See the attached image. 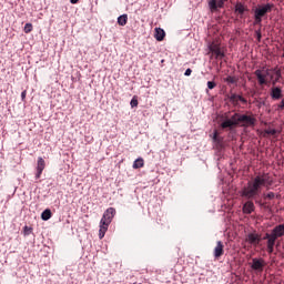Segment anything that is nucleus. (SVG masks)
Wrapping results in <instances>:
<instances>
[{"label":"nucleus","mask_w":284,"mask_h":284,"mask_svg":"<svg viewBox=\"0 0 284 284\" xmlns=\"http://www.w3.org/2000/svg\"><path fill=\"white\" fill-rule=\"evenodd\" d=\"M265 183H267L266 176H255L242 189L241 196L254 201L257 205H263V203H261V192Z\"/></svg>","instance_id":"1"},{"label":"nucleus","mask_w":284,"mask_h":284,"mask_svg":"<svg viewBox=\"0 0 284 284\" xmlns=\"http://www.w3.org/2000/svg\"><path fill=\"white\" fill-rule=\"evenodd\" d=\"M250 128L256 125V119L252 115L234 113L230 118H226L222 123L221 128L223 130H234V128Z\"/></svg>","instance_id":"2"},{"label":"nucleus","mask_w":284,"mask_h":284,"mask_svg":"<svg viewBox=\"0 0 284 284\" xmlns=\"http://www.w3.org/2000/svg\"><path fill=\"white\" fill-rule=\"evenodd\" d=\"M115 214L116 210L114 207H109L104 211L100 221L99 239H103L105 236V232H108V227H110V223H112V219H114Z\"/></svg>","instance_id":"3"},{"label":"nucleus","mask_w":284,"mask_h":284,"mask_svg":"<svg viewBox=\"0 0 284 284\" xmlns=\"http://www.w3.org/2000/svg\"><path fill=\"white\" fill-rule=\"evenodd\" d=\"M274 3L261 4L254 9V26H261L263 23V17L268 12H272Z\"/></svg>","instance_id":"4"},{"label":"nucleus","mask_w":284,"mask_h":284,"mask_svg":"<svg viewBox=\"0 0 284 284\" xmlns=\"http://www.w3.org/2000/svg\"><path fill=\"white\" fill-rule=\"evenodd\" d=\"M272 72H274V70L272 69H265L263 68V70L257 69L255 70L254 74L257 78L258 84L260 85H265V83H267V77H270L271 81L274 80V74H272Z\"/></svg>","instance_id":"5"},{"label":"nucleus","mask_w":284,"mask_h":284,"mask_svg":"<svg viewBox=\"0 0 284 284\" xmlns=\"http://www.w3.org/2000/svg\"><path fill=\"white\" fill-rule=\"evenodd\" d=\"M277 239H278V236L273 234L272 232L266 233L265 236L263 237V241H267L266 247H267L268 254H272L274 252V245H276Z\"/></svg>","instance_id":"6"},{"label":"nucleus","mask_w":284,"mask_h":284,"mask_svg":"<svg viewBox=\"0 0 284 284\" xmlns=\"http://www.w3.org/2000/svg\"><path fill=\"white\" fill-rule=\"evenodd\" d=\"M210 52H212V54H215V59H224L225 58V53L223 51H221V45L214 43V42H209L207 45Z\"/></svg>","instance_id":"7"},{"label":"nucleus","mask_w":284,"mask_h":284,"mask_svg":"<svg viewBox=\"0 0 284 284\" xmlns=\"http://www.w3.org/2000/svg\"><path fill=\"white\" fill-rule=\"evenodd\" d=\"M246 243H248L250 245H258V243H261V235H258L257 233H248L246 235L245 239Z\"/></svg>","instance_id":"8"},{"label":"nucleus","mask_w":284,"mask_h":284,"mask_svg":"<svg viewBox=\"0 0 284 284\" xmlns=\"http://www.w3.org/2000/svg\"><path fill=\"white\" fill-rule=\"evenodd\" d=\"M225 1L227 0H210L209 1V8L212 12H216V10H219V8H223V6H225Z\"/></svg>","instance_id":"9"},{"label":"nucleus","mask_w":284,"mask_h":284,"mask_svg":"<svg viewBox=\"0 0 284 284\" xmlns=\"http://www.w3.org/2000/svg\"><path fill=\"white\" fill-rule=\"evenodd\" d=\"M43 170H45V160H43V158H38L36 179H41Z\"/></svg>","instance_id":"10"},{"label":"nucleus","mask_w":284,"mask_h":284,"mask_svg":"<svg viewBox=\"0 0 284 284\" xmlns=\"http://www.w3.org/2000/svg\"><path fill=\"white\" fill-rule=\"evenodd\" d=\"M251 267L252 270L263 272V267H265V261H263V258H253Z\"/></svg>","instance_id":"11"},{"label":"nucleus","mask_w":284,"mask_h":284,"mask_svg":"<svg viewBox=\"0 0 284 284\" xmlns=\"http://www.w3.org/2000/svg\"><path fill=\"white\" fill-rule=\"evenodd\" d=\"M271 98L273 99V101H278V99H283V90L278 87L272 88Z\"/></svg>","instance_id":"12"},{"label":"nucleus","mask_w":284,"mask_h":284,"mask_svg":"<svg viewBox=\"0 0 284 284\" xmlns=\"http://www.w3.org/2000/svg\"><path fill=\"white\" fill-rule=\"evenodd\" d=\"M243 213L244 214H252V212H254L255 206H254V202L252 201H247L244 205H243Z\"/></svg>","instance_id":"13"},{"label":"nucleus","mask_w":284,"mask_h":284,"mask_svg":"<svg viewBox=\"0 0 284 284\" xmlns=\"http://www.w3.org/2000/svg\"><path fill=\"white\" fill-rule=\"evenodd\" d=\"M271 233L281 239L284 235V224L276 225Z\"/></svg>","instance_id":"14"},{"label":"nucleus","mask_w":284,"mask_h":284,"mask_svg":"<svg viewBox=\"0 0 284 284\" xmlns=\"http://www.w3.org/2000/svg\"><path fill=\"white\" fill-rule=\"evenodd\" d=\"M220 256H223V242L217 241L216 246L214 248V257L220 258Z\"/></svg>","instance_id":"15"},{"label":"nucleus","mask_w":284,"mask_h":284,"mask_svg":"<svg viewBox=\"0 0 284 284\" xmlns=\"http://www.w3.org/2000/svg\"><path fill=\"white\" fill-rule=\"evenodd\" d=\"M155 39L156 41H163V39H165V30L155 28Z\"/></svg>","instance_id":"16"},{"label":"nucleus","mask_w":284,"mask_h":284,"mask_svg":"<svg viewBox=\"0 0 284 284\" xmlns=\"http://www.w3.org/2000/svg\"><path fill=\"white\" fill-rule=\"evenodd\" d=\"M144 165H145V162L143 161V158H138L133 162V170H139V169L143 168Z\"/></svg>","instance_id":"17"},{"label":"nucleus","mask_w":284,"mask_h":284,"mask_svg":"<svg viewBox=\"0 0 284 284\" xmlns=\"http://www.w3.org/2000/svg\"><path fill=\"white\" fill-rule=\"evenodd\" d=\"M41 219L42 221H50V219H52V211H50V209L44 210L41 213Z\"/></svg>","instance_id":"18"},{"label":"nucleus","mask_w":284,"mask_h":284,"mask_svg":"<svg viewBox=\"0 0 284 284\" xmlns=\"http://www.w3.org/2000/svg\"><path fill=\"white\" fill-rule=\"evenodd\" d=\"M245 10L247 9H245V6H243V3L237 2L235 4V12H239V14H245Z\"/></svg>","instance_id":"19"},{"label":"nucleus","mask_w":284,"mask_h":284,"mask_svg":"<svg viewBox=\"0 0 284 284\" xmlns=\"http://www.w3.org/2000/svg\"><path fill=\"white\" fill-rule=\"evenodd\" d=\"M231 101H241V103H247V100L243 98L242 95L232 94L230 98Z\"/></svg>","instance_id":"20"},{"label":"nucleus","mask_w":284,"mask_h":284,"mask_svg":"<svg viewBox=\"0 0 284 284\" xmlns=\"http://www.w3.org/2000/svg\"><path fill=\"white\" fill-rule=\"evenodd\" d=\"M119 26H126L128 24V14H122L118 18Z\"/></svg>","instance_id":"21"},{"label":"nucleus","mask_w":284,"mask_h":284,"mask_svg":"<svg viewBox=\"0 0 284 284\" xmlns=\"http://www.w3.org/2000/svg\"><path fill=\"white\" fill-rule=\"evenodd\" d=\"M274 74H275V79H277L278 81H281L283 74L281 73V69H278L277 67L276 68H273L272 69Z\"/></svg>","instance_id":"22"},{"label":"nucleus","mask_w":284,"mask_h":284,"mask_svg":"<svg viewBox=\"0 0 284 284\" xmlns=\"http://www.w3.org/2000/svg\"><path fill=\"white\" fill-rule=\"evenodd\" d=\"M224 81H225L226 83L234 84V83H236V78H234V77H232V75H229V77H226V78L224 79Z\"/></svg>","instance_id":"23"},{"label":"nucleus","mask_w":284,"mask_h":284,"mask_svg":"<svg viewBox=\"0 0 284 284\" xmlns=\"http://www.w3.org/2000/svg\"><path fill=\"white\" fill-rule=\"evenodd\" d=\"M30 32H32V23H26L24 33L30 34Z\"/></svg>","instance_id":"24"},{"label":"nucleus","mask_w":284,"mask_h":284,"mask_svg":"<svg viewBox=\"0 0 284 284\" xmlns=\"http://www.w3.org/2000/svg\"><path fill=\"white\" fill-rule=\"evenodd\" d=\"M23 232H24V236H30V234H32V227L24 226Z\"/></svg>","instance_id":"25"},{"label":"nucleus","mask_w":284,"mask_h":284,"mask_svg":"<svg viewBox=\"0 0 284 284\" xmlns=\"http://www.w3.org/2000/svg\"><path fill=\"white\" fill-rule=\"evenodd\" d=\"M263 196H264V199H268L270 201H272L276 196V194H274V192H268L267 194H264Z\"/></svg>","instance_id":"26"},{"label":"nucleus","mask_w":284,"mask_h":284,"mask_svg":"<svg viewBox=\"0 0 284 284\" xmlns=\"http://www.w3.org/2000/svg\"><path fill=\"white\" fill-rule=\"evenodd\" d=\"M131 108H136L139 105V100L136 98H133L130 102Z\"/></svg>","instance_id":"27"},{"label":"nucleus","mask_w":284,"mask_h":284,"mask_svg":"<svg viewBox=\"0 0 284 284\" xmlns=\"http://www.w3.org/2000/svg\"><path fill=\"white\" fill-rule=\"evenodd\" d=\"M207 88H209V90H214V88H216V82H214V81H209V82H207Z\"/></svg>","instance_id":"28"},{"label":"nucleus","mask_w":284,"mask_h":284,"mask_svg":"<svg viewBox=\"0 0 284 284\" xmlns=\"http://www.w3.org/2000/svg\"><path fill=\"white\" fill-rule=\"evenodd\" d=\"M266 134H271L272 136H274V134H276V129L267 130Z\"/></svg>","instance_id":"29"},{"label":"nucleus","mask_w":284,"mask_h":284,"mask_svg":"<svg viewBox=\"0 0 284 284\" xmlns=\"http://www.w3.org/2000/svg\"><path fill=\"white\" fill-rule=\"evenodd\" d=\"M278 110H284V98L282 99V101L280 102V104L277 105Z\"/></svg>","instance_id":"30"},{"label":"nucleus","mask_w":284,"mask_h":284,"mask_svg":"<svg viewBox=\"0 0 284 284\" xmlns=\"http://www.w3.org/2000/svg\"><path fill=\"white\" fill-rule=\"evenodd\" d=\"M217 139H219V131H214V133H213V141H217Z\"/></svg>","instance_id":"31"},{"label":"nucleus","mask_w":284,"mask_h":284,"mask_svg":"<svg viewBox=\"0 0 284 284\" xmlns=\"http://www.w3.org/2000/svg\"><path fill=\"white\" fill-rule=\"evenodd\" d=\"M190 74H192V69H186L184 75L190 77Z\"/></svg>","instance_id":"32"},{"label":"nucleus","mask_w":284,"mask_h":284,"mask_svg":"<svg viewBox=\"0 0 284 284\" xmlns=\"http://www.w3.org/2000/svg\"><path fill=\"white\" fill-rule=\"evenodd\" d=\"M26 95H27V91H22V92H21V99H22V101L26 100Z\"/></svg>","instance_id":"33"},{"label":"nucleus","mask_w":284,"mask_h":284,"mask_svg":"<svg viewBox=\"0 0 284 284\" xmlns=\"http://www.w3.org/2000/svg\"><path fill=\"white\" fill-rule=\"evenodd\" d=\"M256 34H257V40L261 41V31H256Z\"/></svg>","instance_id":"34"},{"label":"nucleus","mask_w":284,"mask_h":284,"mask_svg":"<svg viewBox=\"0 0 284 284\" xmlns=\"http://www.w3.org/2000/svg\"><path fill=\"white\" fill-rule=\"evenodd\" d=\"M278 81H280V80H277V78H275V79L273 80V82H272L273 85H276V84L278 83Z\"/></svg>","instance_id":"35"},{"label":"nucleus","mask_w":284,"mask_h":284,"mask_svg":"<svg viewBox=\"0 0 284 284\" xmlns=\"http://www.w3.org/2000/svg\"><path fill=\"white\" fill-rule=\"evenodd\" d=\"M70 3L77 4V3H79V0H70Z\"/></svg>","instance_id":"36"},{"label":"nucleus","mask_w":284,"mask_h":284,"mask_svg":"<svg viewBox=\"0 0 284 284\" xmlns=\"http://www.w3.org/2000/svg\"><path fill=\"white\" fill-rule=\"evenodd\" d=\"M283 57H284V53H283Z\"/></svg>","instance_id":"37"}]
</instances>
